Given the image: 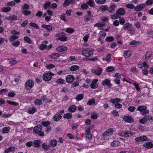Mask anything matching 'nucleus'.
Wrapping results in <instances>:
<instances>
[{
	"label": "nucleus",
	"mask_w": 153,
	"mask_h": 153,
	"mask_svg": "<svg viewBox=\"0 0 153 153\" xmlns=\"http://www.w3.org/2000/svg\"><path fill=\"white\" fill-rule=\"evenodd\" d=\"M108 18L106 17H104L101 19V22L99 23H97L95 25V27L102 28L105 31H108L109 29V26H105V23L108 21Z\"/></svg>",
	"instance_id": "obj_1"
},
{
	"label": "nucleus",
	"mask_w": 153,
	"mask_h": 153,
	"mask_svg": "<svg viewBox=\"0 0 153 153\" xmlns=\"http://www.w3.org/2000/svg\"><path fill=\"white\" fill-rule=\"evenodd\" d=\"M120 99L119 98H111L109 100V102L112 103L115 107L120 108L122 107V104L119 103Z\"/></svg>",
	"instance_id": "obj_2"
},
{
	"label": "nucleus",
	"mask_w": 153,
	"mask_h": 153,
	"mask_svg": "<svg viewBox=\"0 0 153 153\" xmlns=\"http://www.w3.org/2000/svg\"><path fill=\"white\" fill-rule=\"evenodd\" d=\"M53 12L51 10H48L44 13L43 17H45L46 21L49 22L51 20V16H53Z\"/></svg>",
	"instance_id": "obj_3"
},
{
	"label": "nucleus",
	"mask_w": 153,
	"mask_h": 153,
	"mask_svg": "<svg viewBox=\"0 0 153 153\" xmlns=\"http://www.w3.org/2000/svg\"><path fill=\"white\" fill-rule=\"evenodd\" d=\"M138 111H140L142 114L145 115L149 113V111L147 109V107L143 105L140 106L137 108Z\"/></svg>",
	"instance_id": "obj_4"
},
{
	"label": "nucleus",
	"mask_w": 153,
	"mask_h": 153,
	"mask_svg": "<svg viewBox=\"0 0 153 153\" xmlns=\"http://www.w3.org/2000/svg\"><path fill=\"white\" fill-rule=\"evenodd\" d=\"M29 6L27 4H25L22 7V13L25 16H27L31 13V12L28 10Z\"/></svg>",
	"instance_id": "obj_5"
},
{
	"label": "nucleus",
	"mask_w": 153,
	"mask_h": 153,
	"mask_svg": "<svg viewBox=\"0 0 153 153\" xmlns=\"http://www.w3.org/2000/svg\"><path fill=\"white\" fill-rule=\"evenodd\" d=\"M94 51L93 50H89L88 49H84L82 51V54L85 56L89 57L93 54Z\"/></svg>",
	"instance_id": "obj_6"
},
{
	"label": "nucleus",
	"mask_w": 153,
	"mask_h": 153,
	"mask_svg": "<svg viewBox=\"0 0 153 153\" xmlns=\"http://www.w3.org/2000/svg\"><path fill=\"white\" fill-rule=\"evenodd\" d=\"M33 85V81L30 80H28L25 83V88L27 90H30L32 88Z\"/></svg>",
	"instance_id": "obj_7"
},
{
	"label": "nucleus",
	"mask_w": 153,
	"mask_h": 153,
	"mask_svg": "<svg viewBox=\"0 0 153 153\" xmlns=\"http://www.w3.org/2000/svg\"><path fill=\"white\" fill-rule=\"evenodd\" d=\"M52 77V75L51 73H46L44 74L43 76V79L45 81H50Z\"/></svg>",
	"instance_id": "obj_8"
},
{
	"label": "nucleus",
	"mask_w": 153,
	"mask_h": 153,
	"mask_svg": "<svg viewBox=\"0 0 153 153\" xmlns=\"http://www.w3.org/2000/svg\"><path fill=\"white\" fill-rule=\"evenodd\" d=\"M91 72L92 73H94L97 75H100L102 72V68L100 67H98L95 70H92Z\"/></svg>",
	"instance_id": "obj_9"
},
{
	"label": "nucleus",
	"mask_w": 153,
	"mask_h": 153,
	"mask_svg": "<svg viewBox=\"0 0 153 153\" xmlns=\"http://www.w3.org/2000/svg\"><path fill=\"white\" fill-rule=\"evenodd\" d=\"M145 7V5L143 4H141L137 5L134 7V10L136 11H140Z\"/></svg>",
	"instance_id": "obj_10"
},
{
	"label": "nucleus",
	"mask_w": 153,
	"mask_h": 153,
	"mask_svg": "<svg viewBox=\"0 0 153 153\" xmlns=\"http://www.w3.org/2000/svg\"><path fill=\"white\" fill-rule=\"evenodd\" d=\"M42 129V126L40 124H38L37 126L34 127L33 129V131L36 134L38 133V132L41 131Z\"/></svg>",
	"instance_id": "obj_11"
},
{
	"label": "nucleus",
	"mask_w": 153,
	"mask_h": 153,
	"mask_svg": "<svg viewBox=\"0 0 153 153\" xmlns=\"http://www.w3.org/2000/svg\"><path fill=\"white\" fill-rule=\"evenodd\" d=\"M152 55V52L150 51H149L146 53L145 55L143 56V58L145 60H149Z\"/></svg>",
	"instance_id": "obj_12"
},
{
	"label": "nucleus",
	"mask_w": 153,
	"mask_h": 153,
	"mask_svg": "<svg viewBox=\"0 0 153 153\" xmlns=\"http://www.w3.org/2000/svg\"><path fill=\"white\" fill-rule=\"evenodd\" d=\"M74 77L72 75H68L66 77V82L69 83H71L74 80Z\"/></svg>",
	"instance_id": "obj_13"
},
{
	"label": "nucleus",
	"mask_w": 153,
	"mask_h": 153,
	"mask_svg": "<svg viewBox=\"0 0 153 153\" xmlns=\"http://www.w3.org/2000/svg\"><path fill=\"white\" fill-rule=\"evenodd\" d=\"M42 27L45 29L49 32L51 31L52 30V27L51 25L44 24L42 25Z\"/></svg>",
	"instance_id": "obj_14"
},
{
	"label": "nucleus",
	"mask_w": 153,
	"mask_h": 153,
	"mask_svg": "<svg viewBox=\"0 0 153 153\" xmlns=\"http://www.w3.org/2000/svg\"><path fill=\"white\" fill-rule=\"evenodd\" d=\"M113 132V131L111 129H108L102 133V135L104 137L108 136L112 134Z\"/></svg>",
	"instance_id": "obj_15"
},
{
	"label": "nucleus",
	"mask_w": 153,
	"mask_h": 153,
	"mask_svg": "<svg viewBox=\"0 0 153 153\" xmlns=\"http://www.w3.org/2000/svg\"><path fill=\"white\" fill-rule=\"evenodd\" d=\"M134 120L133 118L131 116H125V121L128 123H131L133 122Z\"/></svg>",
	"instance_id": "obj_16"
},
{
	"label": "nucleus",
	"mask_w": 153,
	"mask_h": 153,
	"mask_svg": "<svg viewBox=\"0 0 153 153\" xmlns=\"http://www.w3.org/2000/svg\"><path fill=\"white\" fill-rule=\"evenodd\" d=\"M68 48L67 47L64 46H60L57 47L56 48V50L59 52H62L64 51H65L67 50Z\"/></svg>",
	"instance_id": "obj_17"
},
{
	"label": "nucleus",
	"mask_w": 153,
	"mask_h": 153,
	"mask_svg": "<svg viewBox=\"0 0 153 153\" xmlns=\"http://www.w3.org/2000/svg\"><path fill=\"white\" fill-rule=\"evenodd\" d=\"M116 7L117 6L116 5L114 4H112L109 7H108L107 10L111 13H112L114 10H115Z\"/></svg>",
	"instance_id": "obj_18"
},
{
	"label": "nucleus",
	"mask_w": 153,
	"mask_h": 153,
	"mask_svg": "<svg viewBox=\"0 0 153 153\" xmlns=\"http://www.w3.org/2000/svg\"><path fill=\"white\" fill-rule=\"evenodd\" d=\"M135 140L139 142L140 141H144L146 140L147 137L145 136L137 137L135 138Z\"/></svg>",
	"instance_id": "obj_19"
},
{
	"label": "nucleus",
	"mask_w": 153,
	"mask_h": 153,
	"mask_svg": "<svg viewBox=\"0 0 153 153\" xmlns=\"http://www.w3.org/2000/svg\"><path fill=\"white\" fill-rule=\"evenodd\" d=\"M110 81L109 79H106L102 82V84L103 85H106L107 86L110 87L111 86V84H110Z\"/></svg>",
	"instance_id": "obj_20"
},
{
	"label": "nucleus",
	"mask_w": 153,
	"mask_h": 153,
	"mask_svg": "<svg viewBox=\"0 0 153 153\" xmlns=\"http://www.w3.org/2000/svg\"><path fill=\"white\" fill-rule=\"evenodd\" d=\"M143 146L146 148L150 149L153 147V145L151 142H148L144 143Z\"/></svg>",
	"instance_id": "obj_21"
},
{
	"label": "nucleus",
	"mask_w": 153,
	"mask_h": 153,
	"mask_svg": "<svg viewBox=\"0 0 153 153\" xmlns=\"http://www.w3.org/2000/svg\"><path fill=\"white\" fill-rule=\"evenodd\" d=\"M62 117V116L59 114L57 113L55 114L53 117V119L54 121H57L61 119Z\"/></svg>",
	"instance_id": "obj_22"
},
{
	"label": "nucleus",
	"mask_w": 153,
	"mask_h": 153,
	"mask_svg": "<svg viewBox=\"0 0 153 153\" xmlns=\"http://www.w3.org/2000/svg\"><path fill=\"white\" fill-rule=\"evenodd\" d=\"M5 19L7 20H16L18 19L17 17L16 16L13 15L10 16L8 17H6L5 18Z\"/></svg>",
	"instance_id": "obj_23"
},
{
	"label": "nucleus",
	"mask_w": 153,
	"mask_h": 153,
	"mask_svg": "<svg viewBox=\"0 0 153 153\" xmlns=\"http://www.w3.org/2000/svg\"><path fill=\"white\" fill-rule=\"evenodd\" d=\"M90 129L86 130L85 131V138L89 139L92 137L91 133L89 131Z\"/></svg>",
	"instance_id": "obj_24"
},
{
	"label": "nucleus",
	"mask_w": 153,
	"mask_h": 153,
	"mask_svg": "<svg viewBox=\"0 0 153 153\" xmlns=\"http://www.w3.org/2000/svg\"><path fill=\"white\" fill-rule=\"evenodd\" d=\"M40 141L38 140H34L33 142V146L35 147H38L40 145Z\"/></svg>",
	"instance_id": "obj_25"
},
{
	"label": "nucleus",
	"mask_w": 153,
	"mask_h": 153,
	"mask_svg": "<svg viewBox=\"0 0 153 153\" xmlns=\"http://www.w3.org/2000/svg\"><path fill=\"white\" fill-rule=\"evenodd\" d=\"M65 34L64 33H57L56 35V36L58 37V38H66V37L64 36Z\"/></svg>",
	"instance_id": "obj_26"
},
{
	"label": "nucleus",
	"mask_w": 153,
	"mask_h": 153,
	"mask_svg": "<svg viewBox=\"0 0 153 153\" xmlns=\"http://www.w3.org/2000/svg\"><path fill=\"white\" fill-rule=\"evenodd\" d=\"M11 33L14 35L11 37V38H17L18 37L15 35H19V32L15 30H13L11 32Z\"/></svg>",
	"instance_id": "obj_27"
},
{
	"label": "nucleus",
	"mask_w": 153,
	"mask_h": 153,
	"mask_svg": "<svg viewBox=\"0 0 153 153\" xmlns=\"http://www.w3.org/2000/svg\"><path fill=\"white\" fill-rule=\"evenodd\" d=\"M72 116V114L71 113H68L65 114L63 116V118L67 119H70Z\"/></svg>",
	"instance_id": "obj_28"
},
{
	"label": "nucleus",
	"mask_w": 153,
	"mask_h": 153,
	"mask_svg": "<svg viewBox=\"0 0 153 153\" xmlns=\"http://www.w3.org/2000/svg\"><path fill=\"white\" fill-rule=\"evenodd\" d=\"M76 107L74 105H72L69 107L68 108L69 111L71 112H74L76 110Z\"/></svg>",
	"instance_id": "obj_29"
},
{
	"label": "nucleus",
	"mask_w": 153,
	"mask_h": 153,
	"mask_svg": "<svg viewBox=\"0 0 153 153\" xmlns=\"http://www.w3.org/2000/svg\"><path fill=\"white\" fill-rule=\"evenodd\" d=\"M87 4L90 6L91 7H93L95 6V4L94 1L92 0H89L87 2Z\"/></svg>",
	"instance_id": "obj_30"
},
{
	"label": "nucleus",
	"mask_w": 153,
	"mask_h": 153,
	"mask_svg": "<svg viewBox=\"0 0 153 153\" xmlns=\"http://www.w3.org/2000/svg\"><path fill=\"white\" fill-rule=\"evenodd\" d=\"M79 69V67L77 65H74L70 68V70L71 71H75Z\"/></svg>",
	"instance_id": "obj_31"
},
{
	"label": "nucleus",
	"mask_w": 153,
	"mask_h": 153,
	"mask_svg": "<svg viewBox=\"0 0 153 153\" xmlns=\"http://www.w3.org/2000/svg\"><path fill=\"white\" fill-rule=\"evenodd\" d=\"M45 43H48V42L45 41L44 43L40 45L39 46V48L40 50H43L46 48L47 45Z\"/></svg>",
	"instance_id": "obj_32"
},
{
	"label": "nucleus",
	"mask_w": 153,
	"mask_h": 153,
	"mask_svg": "<svg viewBox=\"0 0 153 153\" xmlns=\"http://www.w3.org/2000/svg\"><path fill=\"white\" fill-rule=\"evenodd\" d=\"M117 12L118 15H122L124 13V10L123 8H120L117 11Z\"/></svg>",
	"instance_id": "obj_33"
},
{
	"label": "nucleus",
	"mask_w": 153,
	"mask_h": 153,
	"mask_svg": "<svg viewBox=\"0 0 153 153\" xmlns=\"http://www.w3.org/2000/svg\"><path fill=\"white\" fill-rule=\"evenodd\" d=\"M60 56V55L57 53H53L50 56V57L53 59L57 58Z\"/></svg>",
	"instance_id": "obj_34"
},
{
	"label": "nucleus",
	"mask_w": 153,
	"mask_h": 153,
	"mask_svg": "<svg viewBox=\"0 0 153 153\" xmlns=\"http://www.w3.org/2000/svg\"><path fill=\"white\" fill-rule=\"evenodd\" d=\"M87 104L89 105H96L94 99L93 98L92 100H90L87 102Z\"/></svg>",
	"instance_id": "obj_35"
},
{
	"label": "nucleus",
	"mask_w": 153,
	"mask_h": 153,
	"mask_svg": "<svg viewBox=\"0 0 153 153\" xmlns=\"http://www.w3.org/2000/svg\"><path fill=\"white\" fill-rule=\"evenodd\" d=\"M15 149L13 147H11L7 149L5 151V153H9L11 152H13L14 151Z\"/></svg>",
	"instance_id": "obj_36"
},
{
	"label": "nucleus",
	"mask_w": 153,
	"mask_h": 153,
	"mask_svg": "<svg viewBox=\"0 0 153 153\" xmlns=\"http://www.w3.org/2000/svg\"><path fill=\"white\" fill-rule=\"evenodd\" d=\"M88 6L87 3H83L81 5V7L82 10H87L88 8Z\"/></svg>",
	"instance_id": "obj_37"
},
{
	"label": "nucleus",
	"mask_w": 153,
	"mask_h": 153,
	"mask_svg": "<svg viewBox=\"0 0 153 153\" xmlns=\"http://www.w3.org/2000/svg\"><path fill=\"white\" fill-rule=\"evenodd\" d=\"M119 144V143L118 141H114L111 144V145L112 146L115 147L118 146Z\"/></svg>",
	"instance_id": "obj_38"
},
{
	"label": "nucleus",
	"mask_w": 153,
	"mask_h": 153,
	"mask_svg": "<svg viewBox=\"0 0 153 153\" xmlns=\"http://www.w3.org/2000/svg\"><path fill=\"white\" fill-rule=\"evenodd\" d=\"M73 0H65L63 3V6L66 7L71 4Z\"/></svg>",
	"instance_id": "obj_39"
},
{
	"label": "nucleus",
	"mask_w": 153,
	"mask_h": 153,
	"mask_svg": "<svg viewBox=\"0 0 153 153\" xmlns=\"http://www.w3.org/2000/svg\"><path fill=\"white\" fill-rule=\"evenodd\" d=\"M36 111V109L35 107H32L31 108L29 109L27 111V112L29 114H33Z\"/></svg>",
	"instance_id": "obj_40"
},
{
	"label": "nucleus",
	"mask_w": 153,
	"mask_h": 153,
	"mask_svg": "<svg viewBox=\"0 0 153 153\" xmlns=\"http://www.w3.org/2000/svg\"><path fill=\"white\" fill-rule=\"evenodd\" d=\"M84 97V95L83 94H79L77 95L75 99L78 101H80L82 100Z\"/></svg>",
	"instance_id": "obj_41"
},
{
	"label": "nucleus",
	"mask_w": 153,
	"mask_h": 153,
	"mask_svg": "<svg viewBox=\"0 0 153 153\" xmlns=\"http://www.w3.org/2000/svg\"><path fill=\"white\" fill-rule=\"evenodd\" d=\"M49 144L52 147L55 146L56 145V140H52L49 143Z\"/></svg>",
	"instance_id": "obj_42"
},
{
	"label": "nucleus",
	"mask_w": 153,
	"mask_h": 153,
	"mask_svg": "<svg viewBox=\"0 0 153 153\" xmlns=\"http://www.w3.org/2000/svg\"><path fill=\"white\" fill-rule=\"evenodd\" d=\"M131 55V52L130 51H125V58H128Z\"/></svg>",
	"instance_id": "obj_43"
},
{
	"label": "nucleus",
	"mask_w": 153,
	"mask_h": 153,
	"mask_svg": "<svg viewBox=\"0 0 153 153\" xmlns=\"http://www.w3.org/2000/svg\"><path fill=\"white\" fill-rule=\"evenodd\" d=\"M11 9V8L9 7H3L1 9V10L3 12H7L10 11Z\"/></svg>",
	"instance_id": "obj_44"
},
{
	"label": "nucleus",
	"mask_w": 153,
	"mask_h": 153,
	"mask_svg": "<svg viewBox=\"0 0 153 153\" xmlns=\"http://www.w3.org/2000/svg\"><path fill=\"white\" fill-rule=\"evenodd\" d=\"M147 117L146 115L142 119H140V123H143V124H144L146 123L147 121Z\"/></svg>",
	"instance_id": "obj_45"
},
{
	"label": "nucleus",
	"mask_w": 153,
	"mask_h": 153,
	"mask_svg": "<svg viewBox=\"0 0 153 153\" xmlns=\"http://www.w3.org/2000/svg\"><path fill=\"white\" fill-rule=\"evenodd\" d=\"M127 33L131 35L134 33V29L133 28H130L128 30Z\"/></svg>",
	"instance_id": "obj_46"
},
{
	"label": "nucleus",
	"mask_w": 153,
	"mask_h": 153,
	"mask_svg": "<svg viewBox=\"0 0 153 153\" xmlns=\"http://www.w3.org/2000/svg\"><path fill=\"white\" fill-rule=\"evenodd\" d=\"M42 146V148L44 150H47L50 148V146L49 145H47L45 143H43Z\"/></svg>",
	"instance_id": "obj_47"
},
{
	"label": "nucleus",
	"mask_w": 153,
	"mask_h": 153,
	"mask_svg": "<svg viewBox=\"0 0 153 153\" xmlns=\"http://www.w3.org/2000/svg\"><path fill=\"white\" fill-rule=\"evenodd\" d=\"M106 33L103 31H100L99 33L100 38H104L105 37Z\"/></svg>",
	"instance_id": "obj_48"
},
{
	"label": "nucleus",
	"mask_w": 153,
	"mask_h": 153,
	"mask_svg": "<svg viewBox=\"0 0 153 153\" xmlns=\"http://www.w3.org/2000/svg\"><path fill=\"white\" fill-rule=\"evenodd\" d=\"M133 134L132 133L128 131H125V137H129L132 135Z\"/></svg>",
	"instance_id": "obj_49"
},
{
	"label": "nucleus",
	"mask_w": 153,
	"mask_h": 153,
	"mask_svg": "<svg viewBox=\"0 0 153 153\" xmlns=\"http://www.w3.org/2000/svg\"><path fill=\"white\" fill-rule=\"evenodd\" d=\"M56 82L59 84H63L65 83V80L63 79L59 78L57 79Z\"/></svg>",
	"instance_id": "obj_50"
},
{
	"label": "nucleus",
	"mask_w": 153,
	"mask_h": 153,
	"mask_svg": "<svg viewBox=\"0 0 153 153\" xmlns=\"http://www.w3.org/2000/svg\"><path fill=\"white\" fill-rule=\"evenodd\" d=\"M51 2H46L44 5V7L45 9L49 8L50 7Z\"/></svg>",
	"instance_id": "obj_51"
},
{
	"label": "nucleus",
	"mask_w": 153,
	"mask_h": 153,
	"mask_svg": "<svg viewBox=\"0 0 153 153\" xmlns=\"http://www.w3.org/2000/svg\"><path fill=\"white\" fill-rule=\"evenodd\" d=\"M10 130V128L9 127H5L2 129V132L4 133H7Z\"/></svg>",
	"instance_id": "obj_52"
},
{
	"label": "nucleus",
	"mask_w": 153,
	"mask_h": 153,
	"mask_svg": "<svg viewBox=\"0 0 153 153\" xmlns=\"http://www.w3.org/2000/svg\"><path fill=\"white\" fill-rule=\"evenodd\" d=\"M95 1L97 4H104L106 0H95Z\"/></svg>",
	"instance_id": "obj_53"
},
{
	"label": "nucleus",
	"mask_w": 153,
	"mask_h": 153,
	"mask_svg": "<svg viewBox=\"0 0 153 153\" xmlns=\"http://www.w3.org/2000/svg\"><path fill=\"white\" fill-rule=\"evenodd\" d=\"M74 31V29L70 28H67L65 30L66 32L69 33H73Z\"/></svg>",
	"instance_id": "obj_54"
},
{
	"label": "nucleus",
	"mask_w": 153,
	"mask_h": 153,
	"mask_svg": "<svg viewBox=\"0 0 153 153\" xmlns=\"http://www.w3.org/2000/svg\"><path fill=\"white\" fill-rule=\"evenodd\" d=\"M35 104L40 105L42 104V100L39 99H37L34 101Z\"/></svg>",
	"instance_id": "obj_55"
},
{
	"label": "nucleus",
	"mask_w": 153,
	"mask_h": 153,
	"mask_svg": "<svg viewBox=\"0 0 153 153\" xmlns=\"http://www.w3.org/2000/svg\"><path fill=\"white\" fill-rule=\"evenodd\" d=\"M30 26L34 27L36 29H39V27L38 25L34 23L31 22L30 23Z\"/></svg>",
	"instance_id": "obj_56"
},
{
	"label": "nucleus",
	"mask_w": 153,
	"mask_h": 153,
	"mask_svg": "<svg viewBox=\"0 0 153 153\" xmlns=\"http://www.w3.org/2000/svg\"><path fill=\"white\" fill-rule=\"evenodd\" d=\"M20 44V42L19 41H16L13 42L12 43V45L15 47H17Z\"/></svg>",
	"instance_id": "obj_57"
},
{
	"label": "nucleus",
	"mask_w": 153,
	"mask_h": 153,
	"mask_svg": "<svg viewBox=\"0 0 153 153\" xmlns=\"http://www.w3.org/2000/svg\"><path fill=\"white\" fill-rule=\"evenodd\" d=\"M111 17L112 19H116L118 18V14L117 12L116 13L111 15Z\"/></svg>",
	"instance_id": "obj_58"
},
{
	"label": "nucleus",
	"mask_w": 153,
	"mask_h": 153,
	"mask_svg": "<svg viewBox=\"0 0 153 153\" xmlns=\"http://www.w3.org/2000/svg\"><path fill=\"white\" fill-rule=\"evenodd\" d=\"M134 25L135 27L137 29L140 28L141 27V25L138 22H135L134 24Z\"/></svg>",
	"instance_id": "obj_59"
},
{
	"label": "nucleus",
	"mask_w": 153,
	"mask_h": 153,
	"mask_svg": "<svg viewBox=\"0 0 153 153\" xmlns=\"http://www.w3.org/2000/svg\"><path fill=\"white\" fill-rule=\"evenodd\" d=\"M108 8L107 6L103 5L100 7V9L102 11H104L107 9V10Z\"/></svg>",
	"instance_id": "obj_60"
},
{
	"label": "nucleus",
	"mask_w": 153,
	"mask_h": 153,
	"mask_svg": "<svg viewBox=\"0 0 153 153\" xmlns=\"http://www.w3.org/2000/svg\"><path fill=\"white\" fill-rule=\"evenodd\" d=\"M98 86L97 84H94L93 83H91V87L92 89H95L97 88Z\"/></svg>",
	"instance_id": "obj_61"
},
{
	"label": "nucleus",
	"mask_w": 153,
	"mask_h": 153,
	"mask_svg": "<svg viewBox=\"0 0 153 153\" xmlns=\"http://www.w3.org/2000/svg\"><path fill=\"white\" fill-rule=\"evenodd\" d=\"M135 109L136 108L134 106H129L128 108V110L131 112H133Z\"/></svg>",
	"instance_id": "obj_62"
},
{
	"label": "nucleus",
	"mask_w": 153,
	"mask_h": 153,
	"mask_svg": "<svg viewBox=\"0 0 153 153\" xmlns=\"http://www.w3.org/2000/svg\"><path fill=\"white\" fill-rule=\"evenodd\" d=\"M111 113L114 116L118 117L119 116V114L118 112L116 110H114L112 111Z\"/></svg>",
	"instance_id": "obj_63"
},
{
	"label": "nucleus",
	"mask_w": 153,
	"mask_h": 153,
	"mask_svg": "<svg viewBox=\"0 0 153 153\" xmlns=\"http://www.w3.org/2000/svg\"><path fill=\"white\" fill-rule=\"evenodd\" d=\"M153 3V0H148L146 2L145 4L146 5H149L152 4Z\"/></svg>",
	"instance_id": "obj_64"
}]
</instances>
